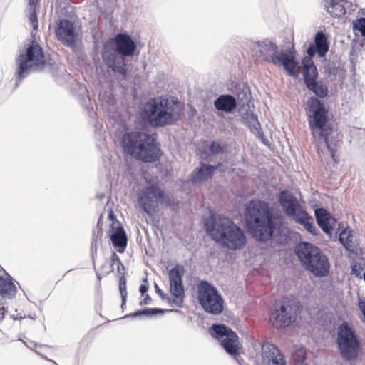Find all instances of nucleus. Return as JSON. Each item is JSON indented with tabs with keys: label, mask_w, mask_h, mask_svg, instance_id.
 <instances>
[{
	"label": "nucleus",
	"mask_w": 365,
	"mask_h": 365,
	"mask_svg": "<svg viewBox=\"0 0 365 365\" xmlns=\"http://www.w3.org/2000/svg\"><path fill=\"white\" fill-rule=\"evenodd\" d=\"M244 227L255 240L266 242L282 234L284 217L265 200L252 199L245 206Z\"/></svg>",
	"instance_id": "nucleus-1"
},
{
	"label": "nucleus",
	"mask_w": 365,
	"mask_h": 365,
	"mask_svg": "<svg viewBox=\"0 0 365 365\" xmlns=\"http://www.w3.org/2000/svg\"><path fill=\"white\" fill-rule=\"evenodd\" d=\"M140 51L133 37L119 32L103 44L101 57L107 68L118 80H126L128 74L127 58L138 56Z\"/></svg>",
	"instance_id": "nucleus-2"
},
{
	"label": "nucleus",
	"mask_w": 365,
	"mask_h": 365,
	"mask_svg": "<svg viewBox=\"0 0 365 365\" xmlns=\"http://www.w3.org/2000/svg\"><path fill=\"white\" fill-rule=\"evenodd\" d=\"M204 229L212 240L230 250H240L247 243L245 231L223 215L210 213L204 221Z\"/></svg>",
	"instance_id": "nucleus-3"
},
{
	"label": "nucleus",
	"mask_w": 365,
	"mask_h": 365,
	"mask_svg": "<svg viewBox=\"0 0 365 365\" xmlns=\"http://www.w3.org/2000/svg\"><path fill=\"white\" fill-rule=\"evenodd\" d=\"M183 106L177 98L166 96L150 98L140 113L141 121L153 128L173 125L181 119Z\"/></svg>",
	"instance_id": "nucleus-4"
},
{
	"label": "nucleus",
	"mask_w": 365,
	"mask_h": 365,
	"mask_svg": "<svg viewBox=\"0 0 365 365\" xmlns=\"http://www.w3.org/2000/svg\"><path fill=\"white\" fill-rule=\"evenodd\" d=\"M16 71L13 80L14 88L32 73L43 72L47 65V59L43 47L35 40L29 39L24 48L15 58Z\"/></svg>",
	"instance_id": "nucleus-5"
},
{
	"label": "nucleus",
	"mask_w": 365,
	"mask_h": 365,
	"mask_svg": "<svg viewBox=\"0 0 365 365\" xmlns=\"http://www.w3.org/2000/svg\"><path fill=\"white\" fill-rule=\"evenodd\" d=\"M255 43L264 61L281 66L287 75L290 77L294 78L299 77V62L296 58V51L294 48L279 51L277 43L269 39L257 41Z\"/></svg>",
	"instance_id": "nucleus-6"
},
{
	"label": "nucleus",
	"mask_w": 365,
	"mask_h": 365,
	"mask_svg": "<svg viewBox=\"0 0 365 365\" xmlns=\"http://www.w3.org/2000/svg\"><path fill=\"white\" fill-rule=\"evenodd\" d=\"M294 253L302 267L315 277H323L329 274V259L317 246L301 241L295 246Z\"/></svg>",
	"instance_id": "nucleus-7"
},
{
	"label": "nucleus",
	"mask_w": 365,
	"mask_h": 365,
	"mask_svg": "<svg viewBox=\"0 0 365 365\" xmlns=\"http://www.w3.org/2000/svg\"><path fill=\"white\" fill-rule=\"evenodd\" d=\"M277 200L284 213L295 222L302 225L313 235H318L312 217L301 206L297 198L288 190H283L277 195Z\"/></svg>",
	"instance_id": "nucleus-8"
},
{
	"label": "nucleus",
	"mask_w": 365,
	"mask_h": 365,
	"mask_svg": "<svg viewBox=\"0 0 365 365\" xmlns=\"http://www.w3.org/2000/svg\"><path fill=\"white\" fill-rule=\"evenodd\" d=\"M336 345L341 358L346 361L356 360L361 350V341L355 328L347 322L337 327Z\"/></svg>",
	"instance_id": "nucleus-9"
},
{
	"label": "nucleus",
	"mask_w": 365,
	"mask_h": 365,
	"mask_svg": "<svg viewBox=\"0 0 365 365\" xmlns=\"http://www.w3.org/2000/svg\"><path fill=\"white\" fill-rule=\"evenodd\" d=\"M307 104V120L312 135L316 138L317 134L331 135L333 129L329 123V110L324 103L318 98L311 97Z\"/></svg>",
	"instance_id": "nucleus-10"
},
{
	"label": "nucleus",
	"mask_w": 365,
	"mask_h": 365,
	"mask_svg": "<svg viewBox=\"0 0 365 365\" xmlns=\"http://www.w3.org/2000/svg\"><path fill=\"white\" fill-rule=\"evenodd\" d=\"M197 299L207 314L219 315L225 308V300L217 287L207 280H200L197 286Z\"/></svg>",
	"instance_id": "nucleus-11"
},
{
	"label": "nucleus",
	"mask_w": 365,
	"mask_h": 365,
	"mask_svg": "<svg viewBox=\"0 0 365 365\" xmlns=\"http://www.w3.org/2000/svg\"><path fill=\"white\" fill-rule=\"evenodd\" d=\"M210 336L217 340L225 351L236 359L240 356L242 345L237 334L222 323H215L209 329Z\"/></svg>",
	"instance_id": "nucleus-12"
},
{
	"label": "nucleus",
	"mask_w": 365,
	"mask_h": 365,
	"mask_svg": "<svg viewBox=\"0 0 365 365\" xmlns=\"http://www.w3.org/2000/svg\"><path fill=\"white\" fill-rule=\"evenodd\" d=\"M300 304L299 302L287 298L276 302L269 321L276 329L286 328L296 319Z\"/></svg>",
	"instance_id": "nucleus-13"
},
{
	"label": "nucleus",
	"mask_w": 365,
	"mask_h": 365,
	"mask_svg": "<svg viewBox=\"0 0 365 365\" xmlns=\"http://www.w3.org/2000/svg\"><path fill=\"white\" fill-rule=\"evenodd\" d=\"M163 155L156 133H146L135 158L146 163L158 161Z\"/></svg>",
	"instance_id": "nucleus-14"
},
{
	"label": "nucleus",
	"mask_w": 365,
	"mask_h": 365,
	"mask_svg": "<svg viewBox=\"0 0 365 365\" xmlns=\"http://www.w3.org/2000/svg\"><path fill=\"white\" fill-rule=\"evenodd\" d=\"M158 182L148 181L146 186L138 193L137 199L140 209L150 217L155 215L157 208L153 198L158 201V197H161Z\"/></svg>",
	"instance_id": "nucleus-15"
},
{
	"label": "nucleus",
	"mask_w": 365,
	"mask_h": 365,
	"mask_svg": "<svg viewBox=\"0 0 365 365\" xmlns=\"http://www.w3.org/2000/svg\"><path fill=\"white\" fill-rule=\"evenodd\" d=\"M185 268L181 264H176L168 271L170 292L173 295V303L178 307H182L185 296L182 277Z\"/></svg>",
	"instance_id": "nucleus-16"
},
{
	"label": "nucleus",
	"mask_w": 365,
	"mask_h": 365,
	"mask_svg": "<svg viewBox=\"0 0 365 365\" xmlns=\"http://www.w3.org/2000/svg\"><path fill=\"white\" fill-rule=\"evenodd\" d=\"M55 36L65 46L73 49L76 46L78 34L73 23L67 19H60L55 29Z\"/></svg>",
	"instance_id": "nucleus-17"
},
{
	"label": "nucleus",
	"mask_w": 365,
	"mask_h": 365,
	"mask_svg": "<svg viewBox=\"0 0 365 365\" xmlns=\"http://www.w3.org/2000/svg\"><path fill=\"white\" fill-rule=\"evenodd\" d=\"M146 133L142 130L125 131L120 140L123 152L135 158Z\"/></svg>",
	"instance_id": "nucleus-18"
},
{
	"label": "nucleus",
	"mask_w": 365,
	"mask_h": 365,
	"mask_svg": "<svg viewBox=\"0 0 365 365\" xmlns=\"http://www.w3.org/2000/svg\"><path fill=\"white\" fill-rule=\"evenodd\" d=\"M17 289L11 277H0V322L7 314L6 301L16 297Z\"/></svg>",
	"instance_id": "nucleus-19"
},
{
	"label": "nucleus",
	"mask_w": 365,
	"mask_h": 365,
	"mask_svg": "<svg viewBox=\"0 0 365 365\" xmlns=\"http://www.w3.org/2000/svg\"><path fill=\"white\" fill-rule=\"evenodd\" d=\"M316 222L322 230L326 234H331L336 226V220L324 207H319L314 210Z\"/></svg>",
	"instance_id": "nucleus-20"
},
{
	"label": "nucleus",
	"mask_w": 365,
	"mask_h": 365,
	"mask_svg": "<svg viewBox=\"0 0 365 365\" xmlns=\"http://www.w3.org/2000/svg\"><path fill=\"white\" fill-rule=\"evenodd\" d=\"M221 165V163L216 165L200 163V167L195 168L192 172L190 180L195 183L207 181L213 177L215 170Z\"/></svg>",
	"instance_id": "nucleus-21"
},
{
	"label": "nucleus",
	"mask_w": 365,
	"mask_h": 365,
	"mask_svg": "<svg viewBox=\"0 0 365 365\" xmlns=\"http://www.w3.org/2000/svg\"><path fill=\"white\" fill-rule=\"evenodd\" d=\"M112 231L110 234V238L113 246L120 253H123L128 245V237L125 229L121 224L115 227L114 224L111 226Z\"/></svg>",
	"instance_id": "nucleus-22"
},
{
	"label": "nucleus",
	"mask_w": 365,
	"mask_h": 365,
	"mask_svg": "<svg viewBox=\"0 0 365 365\" xmlns=\"http://www.w3.org/2000/svg\"><path fill=\"white\" fill-rule=\"evenodd\" d=\"M213 106L217 111L231 114L237 108V101L231 94H220L215 99Z\"/></svg>",
	"instance_id": "nucleus-23"
},
{
	"label": "nucleus",
	"mask_w": 365,
	"mask_h": 365,
	"mask_svg": "<svg viewBox=\"0 0 365 365\" xmlns=\"http://www.w3.org/2000/svg\"><path fill=\"white\" fill-rule=\"evenodd\" d=\"M324 9L334 18L340 19L345 16L346 11L345 5L348 3L346 0H324Z\"/></svg>",
	"instance_id": "nucleus-24"
},
{
	"label": "nucleus",
	"mask_w": 365,
	"mask_h": 365,
	"mask_svg": "<svg viewBox=\"0 0 365 365\" xmlns=\"http://www.w3.org/2000/svg\"><path fill=\"white\" fill-rule=\"evenodd\" d=\"M318 77L312 76L310 78H306L304 83L307 88L314 93L316 98H325L328 96L329 90L327 86L323 82L318 81Z\"/></svg>",
	"instance_id": "nucleus-25"
},
{
	"label": "nucleus",
	"mask_w": 365,
	"mask_h": 365,
	"mask_svg": "<svg viewBox=\"0 0 365 365\" xmlns=\"http://www.w3.org/2000/svg\"><path fill=\"white\" fill-rule=\"evenodd\" d=\"M313 44L318 51V56L323 58L329 51V41L325 34L322 31H318L314 36Z\"/></svg>",
	"instance_id": "nucleus-26"
},
{
	"label": "nucleus",
	"mask_w": 365,
	"mask_h": 365,
	"mask_svg": "<svg viewBox=\"0 0 365 365\" xmlns=\"http://www.w3.org/2000/svg\"><path fill=\"white\" fill-rule=\"evenodd\" d=\"M302 63L304 67L302 73L304 81L307 78H310L312 76H314L315 73L316 76H319L317 68L315 66L312 58H310V56H304L302 58Z\"/></svg>",
	"instance_id": "nucleus-27"
},
{
	"label": "nucleus",
	"mask_w": 365,
	"mask_h": 365,
	"mask_svg": "<svg viewBox=\"0 0 365 365\" xmlns=\"http://www.w3.org/2000/svg\"><path fill=\"white\" fill-rule=\"evenodd\" d=\"M169 310L163 309L161 308H145L143 309L137 310L133 313L128 314L123 317V319L125 318H134L138 317L145 316L147 317H152L157 314H163L165 312H168Z\"/></svg>",
	"instance_id": "nucleus-28"
},
{
	"label": "nucleus",
	"mask_w": 365,
	"mask_h": 365,
	"mask_svg": "<svg viewBox=\"0 0 365 365\" xmlns=\"http://www.w3.org/2000/svg\"><path fill=\"white\" fill-rule=\"evenodd\" d=\"M318 138V141L319 143H324L330 153V155L331 158L336 161V153L337 152L338 148V140L334 138H329L330 135H327L326 136L322 135L321 134H317Z\"/></svg>",
	"instance_id": "nucleus-29"
},
{
	"label": "nucleus",
	"mask_w": 365,
	"mask_h": 365,
	"mask_svg": "<svg viewBox=\"0 0 365 365\" xmlns=\"http://www.w3.org/2000/svg\"><path fill=\"white\" fill-rule=\"evenodd\" d=\"M352 231L349 229L343 230L339 235V241L343 247L349 252H354L355 245L353 242Z\"/></svg>",
	"instance_id": "nucleus-30"
},
{
	"label": "nucleus",
	"mask_w": 365,
	"mask_h": 365,
	"mask_svg": "<svg viewBox=\"0 0 365 365\" xmlns=\"http://www.w3.org/2000/svg\"><path fill=\"white\" fill-rule=\"evenodd\" d=\"M29 1V19L32 24L34 31H36L38 29V21L37 16V9L38 6V0H28Z\"/></svg>",
	"instance_id": "nucleus-31"
},
{
	"label": "nucleus",
	"mask_w": 365,
	"mask_h": 365,
	"mask_svg": "<svg viewBox=\"0 0 365 365\" xmlns=\"http://www.w3.org/2000/svg\"><path fill=\"white\" fill-rule=\"evenodd\" d=\"M159 192L161 193V197H158V202L160 205H163L169 207L173 211H176L179 209V201L175 200L173 197H170L160 187Z\"/></svg>",
	"instance_id": "nucleus-32"
},
{
	"label": "nucleus",
	"mask_w": 365,
	"mask_h": 365,
	"mask_svg": "<svg viewBox=\"0 0 365 365\" xmlns=\"http://www.w3.org/2000/svg\"><path fill=\"white\" fill-rule=\"evenodd\" d=\"M250 118L252 121L255 123L252 125H250L249 127L250 131L253 133L257 138L260 139L264 144H267L268 140L264 136V134L261 128L260 123L257 120V116L254 113H251Z\"/></svg>",
	"instance_id": "nucleus-33"
},
{
	"label": "nucleus",
	"mask_w": 365,
	"mask_h": 365,
	"mask_svg": "<svg viewBox=\"0 0 365 365\" xmlns=\"http://www.w3.org/2000/svg\"><path fill=\"white\" fill-rule=\"evenodd\" d=\"M279 353L281 351L277 346L269 342L264 343L262 346V356L264 361H269Z\"/></svg>",
	"instance_id": "nucleus-34"
},
{
	"label": "nucleus",
	"mask_w": 365,
	"mask_h": 365,
	"mask_svg": "<svg viewBox=\"0 0 365 365\" xmlns=\"http://www.w3.org/2000/svg\"><path fill=\"white\" fill-rule=\"evenodd\" d=\"M292 358L294 365H307L306 362L307 351L302 346L294 347L292 353Z\"/></svg>",
	"instance_id": "nucleus-35"
},
{
	"label": "nucleus",
	"mask_w": 365,
	"mask_h": 365,
	"mask_svg": "<svg viewBox=\"0 0 365 365\" xmlns=\"http://www.w3.org/2000/svg\"><path fill=\"white\" fill-rule=\"evenodd\" d=\"M208 150L210 152L212 155H218L222 154L225 152L226 150V145H222L220 141L218 140H212L210 142Z\"/></svg>",
	"instance_id": "nucleus-36"
},
{
	"label": "nucleus",
	"mask_w": 365,
	"mask_h": 365,
	"mask_svg": "<svg viewBox=\"0 0 365 365\" xmlns=\"http://www.w3.org/2000/svg\"><path fill=\"white\" fill-rule=\"evenodd\" d=\"M352 24L353 31L359 32L365 38V17H359L354 20Z\"/></svg>",
	"instance_id": "nucleus-37"
},
{
	"label": "nucleus",
	"mask_w": 365,
	"mask_h": 365,
	"mask_svg": "<svg viewBox=\"0 0 365 365\" xmlns=\"http://www.w3.org/2000/svg\"><path fill=\"white\" fill-rule=\"evenodd\" d=\"M118 289L120 296H127L126 279L125 277L124 272L121 274V276L119 278Z\"/></svg>",
	"instance_id": "nucleus-38"
},
{
	"label": "nucleus",
	"mask_w": 365,
	"mask_h": 365,
	"mask_svg": "<svg viewBox=\"0 0 365 365\" xmlns=\"http://www.w3.org/2000/svg\"><path fill=\"white\" fill-rule=\"evenodd\" d=\"M267 365H287V362L284 359V356L282 353H279L273 359L267 361Z\"/></svg>",
	"instance_id": "nucleus-39"
},
{
	"label": "nucleus",
	"mask_w": 365,
	"mask_h": 365,
	"mask_svg": "<svg viewBox=\"0 0 365 365\" xmlns=\"http://www.w3.org/2000/svg\"><path fill=\"white\" fill-rule=\"evenodd\" d=\"M101 232L96 233L95 232H93V238H92L91 247V256L93 258L94 257V255L96 254V252H97L98 239L99 236L101 237Z\"/></svg>",
	"instance_id": "nucleus-40"
},
{
	"label": "nucleus",
	"mask_w": 365,
	"mask_h": 365,
	"mask_svg": "<svg viewBox=\"0 0 365 365\" xmlns=\"http://www.w3.org/2000/svg\"><path fill=\"white\" fill-rule=\"evenodd\" d=\"M154 287L155 292L160 296V297L162 299L167 300L168 302H173V299H171L167 294L164 293L156 283H155Z\"/></svg>",
	"instance_id": "nucleus-41"
},
{
	"label": "nucleus",
	"mask_w": 365,
	"mask_h": 365,
	"mask_svg": "<svg viewBox=\"0 0 365 365\" xmlns=\"http://www.w3.org/2000/svg\"><path fill=\"white\" fill-rule=\"evenodd\" d=\"M110 260H111L110 269L106 272L107 274L112 272L113 271V266L115 264L119 263V261H120V257L115 252H112V255L110 257Z\"/></svg>",
	"instance_id": "nucleus-42"
},
{
	"label": "nucleus",
	"mask_w": 365,
	"mask_h": 365,
	"mask_svg": "<svg viewBox=\"0 0 365 365\" xmlns=\"http://www.w3.org/2000/svg\"><path fill=\"white\" fill-rule=\"evenodd\" d=\"M363 268L360 265L353 264L351 265V274H354L357 277H361V272Z\"/></svg>",
	"instance_id": "nucleus-43"
},
{
	"label": "nucleus",
	"mask_w": 365,
	"mask_h": 365,
	"mask_svg": "<svg viewBox=\"0 0 365 365\" xmlns=\"http://www.w3.org/2000/svg\"><path fill=\"white\" fill-rule=\"evenodd\" d=\"M307 56L312 58L316 53L318 55V51L316 49V46L313 43H310L308 48L307 49Z\"/></svg>",
	"instance_id": "nucleus-44"
},
{
	"label": "nucleus",
	"mask_w": 365,
	"mask_h": 365,
	"mask_svg": "<svg viewBox=\"0 0 365 365\" xmlns=\"http://www.w3.org/2000/svg\"><path fill=\"white\" fill-rule=\"evenodd\" d=\"M359 308L360 311L361 312L364 319L365 321V300H359L358 303Z\"/></svg>",
	"instance_id": "nucleus-45"
},
{
	"label": "nucleus",
	"mask_w": 365,
	"mask_h": 365,
	"mask_svg": "<svg viewBox=\"0 0 365 365\" xmlns=\"http://www.w3.org/2000/svg\"><path fill=\"white\" fill-rule=\"evenodd\" d=\"M148 289H149L148 284H141V285L140 286V288H139V292H140V294L142 296H143L145 294H147Z\"/></svg>",
	"instance_id": "nucleus-46"
},
{
	"label": "nucleus",
	"mask_w": 365,
	"mask_h": 365,
	"mask_svg": "<svg viewBox=\"0 0 365 365\" xmlns=\"http://www.w3.org/2000/svg\"><path fill=\"white\" fill-rule=\"evenodd\" d=\"M18 340H19V341H22V342L24 343V344L26 347H28L29 349H31V350L33 349V346H34V347H37V346H41V345H38V344H37L36 343H34V342H33V341H30L29 344H28L26 341H24V340H21L20 338H19V339H18Z\"/></svg>",
	"instance_id": "nucleus-47"
},
{
	"label": "nucleus",
	"mask_w": 365,
	"mask_h": 365,
	"mask_svg": "<svg viewBox=\"0 0 365 365\" xmlns=\"http://www.w3.org/2000/svg\"><path fill=\"white\" fill-rule=\"evenodd\" d=\"M150 300L151 297H150V295L148 294H145V297L143 298V300L140 301V304L146 305L150 303Z\"/></svg>",
	"instance_id": "nucleus-48"
},
{
	"label": "nucleus",
	"mask_w": 365,
	"mask_h": 365,
	"mask_svg": "<svg viewBox=\"0 0 365 365\" xmlns=\"http://www.w3.org/2000/svg\"><path fill=\"white\" fill-rule=\"evenodd\" d=\"M125 270V267L121 261H119V263L117 264V272L120 274H122L121 271Z\"/></svg>",
	"instance_id": "nucleus-49"
},
{
	"label": "nucleus",
	"mask_w": 365,
	"mask_h": 365,
	"mask_svg": "<svg viewBox=\"0 0 365 365\" xmlns=\"http://www.w3.org/2000/svg\"><path fill=\"white\" fill-rule=\"evenodd\" d=\"M121 297V309L123 310L124 307L126 304L127 296H120Z\"/></svg>",
	"instance_id": "nucleus-50"
},
{
	"label": "nucleus",
	"mask_w": 365,
	"mask_h": 365,
	"mask_svg": "<svg viewBox=\"0 0 365 365\" xmlns=\"http://www.w3.org/2000/svg\"><path fill=\"white\" fill-rule=\"evenodd\" d=\"M24 318H26V316H24V317L20 316L19 317H18L17 316H14V315L10 314L9 319H13V320L15 321V320H17V319L21 320V319H23Z\"/></svg>",
	"instance_id": "nucleus-51"
},
{
	"label": "nucleus",
	"mask_w": 365,
	"mask_h": 365,
	"mask_svg": "<svg viewBox=\"0 0 365 365\" xmlns=\"http://www.w3.org/2000/svg\"><path fill=\"white\" fill-rule=\"evenodd\" d=\"M337 72V68L336 67L334 68H330L329 71V73L331 74H335Z\"/></svg>",
	"instance_id": "nucleus-52"
},
{
	"label": "nucleus",
	"mask_w": 365,
	"mask_h": 365,
	"mask_svg": "<svg viewBox=\"0 0 365 365\" xmlns=\"http://www.w3.org/2000/svg\"><path fill=\"white\" fill-rule=\"evenodd\" d=\"M108 217L111 220H113L114 218H115V216L112 211L108 214Z\"/></svg>",
	"instance_id": "nucleus-53"
},
{
	"label": "nucleus",
	"mask_w": 365,
	"mask_h": 365,
	"mask_svg": "<svg viewBox=\"0 0 365 365\" xmlns=\"http://www.w3.org/2000/svg\"><path fill=\"white\" fill-rule=\"evenodd\" d=\"M142 281H143L142 284H148V281L147 277L143 278Z\"/></svg>",
	"instance_id": "nucleus-54"
},
{
	"label": "nucleus",
	"mask_w": 365,
	"mask_h": 365,
	"mask_svg": "<svg viewBox=\"0 0 365 365\" xmlns=\"http://www.w3.org/2000/svg\"><path fill=\"white\" fill-rule=\"evenodd\" d=\"M191 111H192V115L193 116L195 114L196 110H195V109L194 108H191Z\"/></svg>",
	"instance_id": "nucleus-55"
},
{
	"label": "nucleus",
	"mask_w": 365,
	"mask_h": 365,
	"mask_svg": "<svg viewBox=\"0 0 365 365\" xmlns=\"http://www.w3.org/2000/svg\"><path fill=\"white\" fill-rule=\"evenodd\" d=\"M97 278L100 280L101 279V275L98 273H96Z\"/></svg>",
	"instance_id": "nucleus-56"
},
{
	"label": "nucleus",
	"mask_w": 365,
	"mask_h": 365,
	"mask_svg": "<svg viewBox=\"0 0 365 365\" xmlns=\"http://www.w3.org/2000/svg\"><path fill=\"white\" fill-rule=\"evenodd\" d=\"M363 279H364V281L365 282V272L363 273Z\"/></svg>",
	"instance_id": "nucleus-57"
},
{
	"label": "nucleus",
	"mask_w": 365,
	"mask_h": 365,
	"mask_svg": "<svg viewBox=\"0 0 365 365\" xmlns=\"http://www.w3.org/2000/svg\"><path fill=\"white\" fill-rule=\"evenodd\" d=\"M46 360H48V361H51L50 359H48V358H46V356L43 357Z\"/></svg>",
	"instance_id": "nucleus-58"
}]
</instances>
